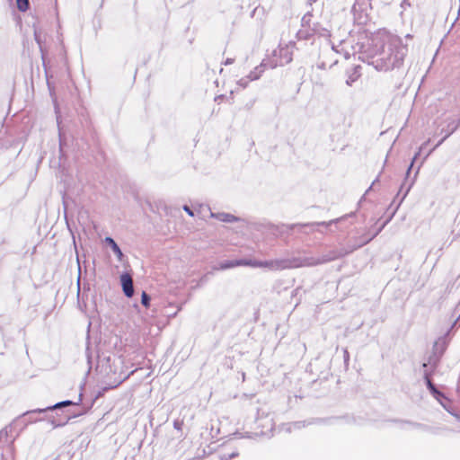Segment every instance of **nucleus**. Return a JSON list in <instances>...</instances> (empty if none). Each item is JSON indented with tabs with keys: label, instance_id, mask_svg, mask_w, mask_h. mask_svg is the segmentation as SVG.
Returning a JSON list of instances; mask_svg holds the SVG:
<instances>
[{
	"label": "nucleus",
	"instance_id": "f257e3e1",
	"mask_svg": "<svg viewBox=\"0 0 460 460\" xmlns=\"http://www.w3.org/2000/svg\"><path fill=\"white\" fill-rule=\"evenodd\" d=\"M296 49V44L295 41L280 43L272 51L271 56H269L259 66L255 67V70L251 73L250 78L252 80L258 79L267 67L275 68L279 66L289 64L293 60V54Z\"/></svg>",
	"mask_w": 460,
	"mask_h": 460
},
{
	"label": "nucleus",
	"instance_id": "f03ea898",
	"mask_svg": "<svg viewBox=\"0 0 460 460\" xmlns=\"http://www.w3.org/2000/svg\"><path fill=\"white\" fill-rule=\"evenodd\" d=\"M248 266L254 268H269L274 270H282L287 269H295L306 266L307 264L299 259L281 260V261H252L247 260Z\"/></svg>",
	"mask_w": 460,
	"mask_h": 460
},
{
	"label": "nucleus",
	"instance_id": "7ed1b4c3",
	"mask_svg": "<svg viewBox=\"0 0 460 460\" xmlns=\"http://www.w3.org/2000/svg\"><path fill=\"white\" fill-rule=\"evenodd\" d=\"M120 281L123 291L128 297H131L134 293L133 280L129 274L125 273L120 276Z\"/></svg>",
	"mask_w": 460,
	"mask_h": 460
},
{
	"label": "nucleus",
	"instance_id": "20e7f679",
	"mask_svg": "<svg viewBox=\"0 0 460 460\" xmlns=\"http://www.w3.org/2000/svg\"><path fill=\"white\" fill-rule=\"evenodd\" d=\"M237 266H248L247 260H236V261H230L227 262H225L221 265V269L226 270L229 268H234Z\"/></svg>",
	"mask_w": 460,
	"mask_h": 460
},
{
	"label": "nucleus",
	"instance_id": "39448f33",
	"mask_svg": "<svg viewBox=\"0 0 460 460\" xmlns=\"http://www.w3.org/2000/svg\"><path fill=\"white\" fill-rule=\"evenodd\" d=\"M105 242L111 245V249L118 256L119 260H121L123 254L118 244L115 243V241L111 237H106Z\"/></svg>",
	"mask_w": 460,
	"mask_h": 460
},
{
	"label": "nucleus",
	"instance_id": "423d86ee",
	"mask_svg": "<svg viewBox=\"0 0 460 460\" xmlns=\"http://www.w3.org/2000/svg\"><path fill=\"white\" fill-rule=\"evenodd\" d=\"M359 77H360L359 71L357 68H354L352 70V72L349 75V76L346 80V84L350 86V85H352L353 83L358 81Z\"/></svg>",
	"mask_w": 460,
	"mask_h": 460
},
{
	"label": "nucleus",
	"instance_id": "0eeeda50",
	"mask_svg": "<svg viewBox=\"0 0 460 460\" xmlns=\"http://www.w3.org/2000/svg\"><path fill=\"white\" fill-rule=\"evenodd\" d=\"M216 217L217 219L223 222H234L237 220L234 216L226 213L217 214Z\"/></svg>",
	"mask_w": 460,
	"mask_h": 460
},
{
	"label": "nucleus",
	"instance_id": "6e6552de",
	"mask_svg": "<svg viewBox=\"0 0 460 460\" xmlns=\"http://www.w3.org/2000/svg\"><path fill=\"white\" fill-rule=\"evenodd\" d=\"M17 8L22 11L25 12L29 9V0H16Z\"/></svg>",
	"mask_w": 460,
	"mask_h": 460
},
{
	"label": "nucleus",
	"instance_id": "1a4fd4ad",
	"mask_svg": "<svg viewBox=\"0 0 460 460\" xmlns=\"http://www.w3.org/2000/svg\"><path fill=\"white\" fill-rule=\"evenodd\" d=\"M150 297L144 291L141 296V303L146 308L149 307L150 304Z\"/></svg>",
	"mask_w": 460,
	"mask_h": 460
},
{
	"label": "nucleus",
	"instance_id": "9d476101",
	"mask_svg": "<svg viewBox=\"0 0 460 460\" xmlns=\"http://www.w3.org/2000/svg\"><path fill=\"white\" fill-rule=\"evenodd\" d=\"M182 426H183V420H175L173 422V427L174 429H176L177 430H181L182 429Z\"/></svg>",
	"mask_w": 460,
	"mask_h": 460
},
{
	"label": "nucleus",
	"instance_id": "9b49d317",
	"mask_svg": "<svg viewBox=\"0 0 460 460\" xmlns=\"http://www.w3.org/2000/svg\"><path fill=\"white\" fill-rule=\"evenodd\" d=\"M71 403L72 402L70 401H66V402H63L56 404L55 408H58V407L66 406V405H70Z\"/></svg>",
	"mask_w": 460,
	"mask_h": 460
},
{
	"label": "nucleus",
	"instance_id": "f8f14e48",
	"mask_svg": "<svg viewBox=\"0 0 460 460\" xmlns=\"http://www.w3.org/2000/svg\"><path fill=\"white\" fill-rule=\"evenodd\" d=\"M399 43H400V40H393V39L390 40V44L394 47H397L399 45Z\"/></svg>",
	"mask_w": 460,
	"mask_h": 460
},
{
	"label": "nucleus",
	"instance_id": "ddd939ff",
	"mask_svg": "<svg viewBox=\"0 0 460 460\" xmlns=\"http://www.w3.org/2000/svg\"><path fill=\"white\" fill-rule=\"evenodd\" d=\"M184 210L191 217H193V212L192 210L188 207V206H184Z\"/></svg>",
	"mask_w": 460,
	"mask_h": 460
},
{
	"label": "nucleus",
	"instance_id": "4468645a",
	"mask_svg": "<svg viewBox=\"0 0 460 460\" xmlns=\"http://www.w3.org/2000/svg\"><path fill=\"white\" fill-rule=\"evenodd\" d=\"M427 384H428V385H429V387L430 389H434V385H433V384L431 383V381L429 380V377H427Z\"/></svg>",
	"mask_w": 460,
	"mask_h": 460
}]
</instances>
